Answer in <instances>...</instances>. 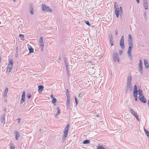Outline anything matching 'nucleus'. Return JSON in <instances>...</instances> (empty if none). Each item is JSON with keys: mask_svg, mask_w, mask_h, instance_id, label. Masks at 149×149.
<instances>
[{"mask_svg": "<svg viewBox=\"0 0 149 149\" xmlns=\"http://www.w3.org/2000/svg\"><path fill=\"white\" fill-rule=\"evenodd\" d=\"M132 79V77L131 75H129L127 78V86L126 87L128 88L130 91H132L133 89L131 83Z\"/></svg>", "mask_w": 149, "mask_h": 149, "instance_id": "1", "label": "nucleus"}, {"mask_svg": "<svg viewBox=\"0 0 149 149\" xmlns=\"http://www.w3.org/2000/svg\"><path fill=\"white\" fill-rule=\"evenodd\" d=\"M113 60L115 62H119V55L118 53L115 52H113Z\"/></svg>", "mask_w": 149, "mask_h": 149, "instance_id": "2", "label": "nucleus"}, {"mask_svg": "<svg viewBox=\"0 0 149 149\" xmlns=\"http://www.w3.org/2000/svg\"><path fill=\"white\" fill-rule=\"evenodd\" d=\"M69 124H68L65 128L64 131V134L63 135V137H67L68 134V132L69 130Z\"/></svg>", "mask_w": 149, "mask_h": 149, "instance_id": "3", "label": "nucleus"}, {"mask_svg": "<svg viewBox=\"0 0 149 149\" xmlns=\"http://www.w3.org/2000/svg\"><path fill=\"white\" fill-rule=\"evenodd\" d=\"M42 10H45L46 12H52V10L50 9L48 7L46 6L44 4L42 5Z\"/></svg>", "mask_w": 149, "mask_h": 149, "instance_id": "4", "label": "nucleus"}, {"mask_svg": "<svg viewBox=\"0 0 149 149\" xmlns=\"http://www.w3.org/2000/svg\"><path fill=\"white\" fill-rule=\"evenodd\" d=\"M139 98L140 101L142 102L145 103L146 102V98L142 94H140Z\"/></svg>", "mask_w": 149, "mask_h": 149, "instance_id": "5", "label": "nucleus"}, {"mask_svg": "<svg viewBox=\"0 0 149 149\" xmlns=\"http://www.w3.org/2000/svg\"><path fill=\"white\" fill-rule=\"evenodd\" d=\"M120 45L122 49H124L125 47L124 45V38L123 36H122L120 40Z\"/></svg>", "mask_w": 149, "mask_h": 149, "instance_id": "6", "label": "nucleus"}, {"mask_svg": "<svg viewBox=\"0 0 149 149\" xmlns=\"http://www.w3.org/2000/svg\"><path fill=\"white\" fill-rule=\"evenodd\" d=\"M116 4H117V3L116 2H114V7H115V12L116 15V17H118L119 15V10H118V8L117 7L118 6H116Z\"/></svg>", "mask_w": 149, "mask_h": 149, "instance_id": "7", "label": "nucleus"}, {"mask_svg": "<svg viewBox=\"0 0 149 149\" xmlns=\"http://www.w3.org/2000/svg\"><path fill=\"white\" fill-rule=\"evenodd\" d=\"M138 68L139 72L141 73H142L143 70L142 66V62L141 59H140L139 60Z\"/></svg>", "mask_w": 149, "mask_h": 149, "instance_id": "8", "label": "nucleus"}, {"mask_svg": "<svg viewBox=\"0 0 149 149\" xmlns=\"http://www.w3.org/2000/svg\"><path fill=\"white\" fill-rule=\"evenodd\" d=\"M133 38L130 34L128 35V43L129 45L133 46L132 43Z\"/></svg>", "mask_w": 149, "mask_h": 149, "instance_id": "9", "label": "nucleus"}, {"mask_svg": "<svg viewBox=\"0 0 149 149\" xmlns=\"http://www.w3.org/2000/svg\"><path fill=\"white\" fill-rule=\"evenodd\" d=\"M130 111L131 113L134 116L137 120L138 121H139V116L132 109H130Z\"/></svg>", "mask_w": 149, "mask_h": 149, "instance_id": "10", "label": "nucleus"}, {"mask_svg": "<svg viewBox=\"0 0 149 149\" xmlns=\"http://www.w3.org/2000/svg\"><path fill=\"white\" fill-rule=\"evenodd\" d=\"M25 91L22 92V95L21 97V100L20 101V104H22L25 101Z\"/></svg>", "mask_w": 149, "mask_h": 149, "instance_id": "11", "label": "nucleus"}, {"mask_svg": "<svg viewBox=\"0 0 149 149\" xmlns=\"http://www.w3.org/2000/svg\"><path fill=\"white\" fill-rule=\"evenodd\" d=\"M129 47L127 51V54L128 56H131V54L132 52V49L133 46L129 45Z\"/></svg>", "mask_w": 149, "mask_h": 149, "instance_id": "12", "label": "nucleus"}, {"mask_svg": "<svg viewBox=\"0 0 149 149\" xmlns=\"http://www.w3.org/2000/svg\"><path fill=\"white\" fill-rule=\"evenodd\" d=\"M9 63L8 64L7 67L12 68L13 67V62L12 59L9 60Z\"/></svg>", "mask_w": 149, "mask_h": 149, "instance_id": "13", "label": "nucleus"}, {"mask_svg": "<svg viewBox=\"0 0 149 149\" xmlns=\"http://www.w3.org/2000/svg\"><path fill=\"white\" fill-rule=\"evenodd\" d=\"M143 6L145 9H148V5L147 0H143Z\"/></svg>", "mask_w": 149, "mask_h": 149, "instance_id": "14", "label": "nucleus"}, {"mask_svg": "<svg viewBox=\"0 0 149 149\" xmlns=\"http://www.w3.org/2000/svg\"><path fill=\"white\" fill-rule=\"evenodd\" d=\"M29 11L30 14L33 15V6L31 4L29 8Z\"/></svg>", "mask_w": 149, "mask_h": 149, "instance_id": "15", "label": "nucleus"}, {"mask_svg": "<svg viewBox=\"0 0 149 149\" xmlns=\"http://www.w3.org/2000/svg\"><path fill=\"white\" fill-rule=\"evenodd\" d=\"M67 101L66 103L67 104V108H69L70 106V96L67 97Z\"/></svg>", "mask_w": 149, "mask_h": 149, "instance_id": "16", "label": "nucleus"}, {"mask_svg": "<svg viewBox=\"0 0 149 149\" xmlns=\"http://www.w3.org/2000/svg\"><path fill=\"white\" fill-rule=\"evenodd\" d=\"M5 114L3 115L1 118V122L4 125L5 124Z\"/></svg>", "mask_w": 149, "mask_h": 149, "instance_id": "17", "label": "nucleus"}, {"mask_svg": "<svg viewBox=\"0 0 149 149\" xmlns=\"http://www.w3.org/2000/svg\"><path fill=\"white\" fill-rule=\"evenodd\" d=\"M39 43L41 47L43 48L44 47V43L43 42V38L42 37H41L40 38V39L39 40Z\"/></svg>", "mask_w": 149, "mask_h": 149, "instance_id": "18", "label": "nucleus"}, {"mask_svg": "<svg viewBox=\"0 0 149 149\" xmlns=\"http://www.w3.org/2000/svg\"><path fill=\"white\" fill-rule=\"evenodd\" d=\"M27 46L29 50V53H31L33 52L34 51L33 49L29 44L27 45Z\"/></svg>", "mask_w": 149, "mask_h": 149, "instance_id": "19", "label": "nucleus"}, {"mask_svg": "<svg viewBox=\"0 0 149 149\" xmlns=\"http://www.w3.org/2000/svg\"><path fill=\"white\" fill-rule=\"evenodd\" d=\"M144 62L145 68L146 69L148 68H149V65L147 60H146L145 59H144Z\"/></svg>", "mask_w": 149, "mask_h": 149, "instance_id": "20", "label": "nucleus"}, {"mask_svg": "<svg viewBox=\"0 0 149 149\" xmlns=\"http://www.w3.org/2000/svg\"><path fill=\"white\" fill-rule=\"evenodd\" d=\"M8 91V88H6L4 91V97L6 98L7 97V94Z\"/></svg>", "mask_w": 149, "mask_h": 149, "instance_id": "21", "label": "nucleus"}, {"mask_svg": "<svg viewBox=\"0 0 149 149\" xmlns=\"http://www.w3.org/2000/svg\"><path fill=\"white\" fill-rule=\"evenodd\" d=\"M38 91L39 93H40L39 90H40L41 93L42 92V90L43 89L44 87L42 85H40L38 86Z\"/></svg>", "mask_w": 149, "mask_h": 149, "instance_id": "22", "label": "nucleus"}, {"mask_svg": "<svg viewBox=\"0 0 149 149\" xmlns=\"http://www.w3.org/2000/svg\"><path fill=\"white\" fill-rule=\"evenodd\" d=\"M20 136V134L18 132H16L15 134V139L16 140H17Z\"/></svg>", "mask_w": 149, "mask_h": 149, "instance_id": "23", "label": "nucleus"}, {"mask_svg": "<svg viewBox=\"0 0 149 149\" xmlns=\"http://www.w3.org/2000/svg\"><path fill=\"white\" fill-rule=\"evenodd\" d=\"M137 92H133V95L135 98V101H137Z\"/></svg>", "mask_w": 149, "mask_h": 149, "instance_id": "24", "label": "nucleus"}, {"mask_svg": "<svg viewBox=\"0 0 149 149\" xmlns=\"http://www.w3.org/2000/svg\"><path fill=\"white\" fill-rule=\"evenodd\" d=\"M90 140L86 139L83 141V143L84 144H87L90 143Z\"/></svg>", "mask_w": 149, "mask_h": 149, "instance_id": "25", "label": "nucleus"}, {"mask_svg": "<svg viewBox=\"0 0 149 149\" xmlns=\"http://www.w3.org/2000/svg\"><path fill=\"white\" fill-rule=\"evenodd\" d=\"M52 103L54 104V105H56L55 104L56 102V98L53 97H52Z\"/></svg>", "mask_w": 149, "mask_h": 149, "instance_id": "26", "label": "nucleus"}, {"mask_svg": "<svg viewBox=\"0 0 149 149\" xmlns=\"http://www.w3.org/2000/svg\"><path fill=\"white\" fill-rule=\"evenodd\" d=\"M19 36L20 37V39L23 40H24V36L22 35V34H20L19 35Z\"/></svg>", "mask_w": 149, "mask_h": 149, "instance_id": "27", "label": "nucleus"}, {"mask_svg": "<svg viewBox=\"0 0 149 149\" xmlns=\"http://www.w3.org/2000/svg\"><path fill=\"white\" fill-rule=\"evenodd\" d=\"M144 131L146 134L149 137V132H148L144 128Z\"/></svg>", "mask_w": 149, "mask_h": 149, "instance_id": "28", "label": "nucleus"}, {"mask_svg": "<svg viewBox=\"0 0 149 149\" xmlns=\"http://www.w3.org/2000/svg\"><path fill=\"white\" fill-rule=\"evenodd\" d=\"M97 149H105V148L103 146H102L100 145H98L97 148Z\"/></svg>", "mask_w": 149, "mask_h": 149, "instance_id": "29", "label": "nucleus"}, {"mask_svg": "<svg viewBox=\"0 0 149 149\" xmlns=\"http://www.w3.org/2000/svg\"><path fill=\"white\" fill-rule=\"evenodd\" d=\"M137 92V86L136 85H135L134 86V92Z\"/></svg>", "mask_w": 149, "mask_h": 149, "instance_id": "30", "label": "nucleus"}, {"mask_svg": "<svg viewBox=\"0 0 149 149\" xmlns=\"http://www.w3.org/2000/svg\"><path fill=\"white\" fill-rule=\"evenodd\" d=\"M119 14L120 17H122L123 15V10H119Z\"/></svg>", "mask_w": 149, "mask_h": 149, "instance_id": "31", "label": "nucleus"}, {"mask_svg": "<svg viewBox=\"0 0 149 149\" xmlns=\"http://www.w3.org/2000/svg\"><path fill=\"white\" fill-rule=\"evenodd\" d=\"M74 100L76 105H77L79 102V100H77L76 97H75Z\"/></svg>", "mask_w": 149, "mask_h": 149, "instance_id": "32", "label": "nucleus"}, {"mask_svg": "<svg viewBox=\"0 0 149 149\" xmlns=\"http://www.w3.org/2000/svg\"><path fill=\"white\" fill-rule=\"evenodd\" d=\"M12 68L9 67H7V71L8 72H10L11 70H12Z\"/></svg>", "mask_w": 149, "mask_h": 149, "instance_id": "33", "label": "nucleus"}, {"mask_svg": "<svg viewBox=\"0 0 149 149\" xmlns=\"http://www.w3.org/2000/svg\"><path fill=\"white\" fill-rule=\"evenodd\" d=\"M64 63L65 67L68 66V63L66 60H64Z\"/></svg>", "mask_w": 149, "mask_h": 149, "instance_id": "34", "label": "nucleus"}, {"mask_svg": "<svg viewBox=\"0 0 149 149\" xmlns=\"http://www.w3.org/2000/svg\"><path fill=\"white\" fill-rule=\"evenodd\" d=\"M66 94L67 97H68V96H70V94H69V91H68V89H67L66 90Z\"/></svg>", "mask_w": 149, "mask_h": 149, "instance_id": "35", "label": "nucleus"}, {"mask_svg": "<svg viewBox=\"0 0 149 149\" xmlns=\"http://www.w3.org/2000/svg\"><path fill=\"white\" fill-rule=\"evenodd\" d=\"M10 149H15V146L13 144H11L10 145Z\"/></svg>", "mask_w": 149, "mask_h": 149, "instance_id": "36", "label": "nucleus"}, {"mask_svg": "<svg viewBox=\"0 0 149 149\" xmlns=\"http://www.w3.org/2000/svg\"><path fill=\"white\" fill-rule=\"evenodd\" d=\"M85 22L86 23V24H87L89 26H91L90 24H89V22L88 21L86 20L85 21Z\"/></svg>", "mask_w": 149, "mask_h": 149, "instance_id": "37", "label": "nucleus"}, {"mask_svg": "<svg viewBox=\"0 0 149 149\" xmlns=\"http://www.w3.org/2000/svg\"><path fill=\"white\" fill-rule=\"evenodd\" d=\"M110 44L111 46H112L113 45V40L112 41H110Z\"/></svg>", "mask_w": 149, "mask_h": 149, "instance_id": "38", "label": "nucleus"}, {"mask_svg": "<svg viewBox=\"0 0 149 149\" xmlns=\"http://www.w3.org/2000/svg\"><path fill=\"white\" fill-rule=\"evenodd\" d=\"M58 113H60V111L59 108L58 107H57V108Z\"/></svg>", "mask_w": 149, "mask_h": 149, "instance_id": "39", "label": "nucleus"}, {"mask_svg": "<svg viewBox=\"0 0 149 149\" xmlns=\"http://www.w3.org/2000/svg\"><path fill=\"white\" fill-rule=\"evenodd\" d=\"M111 37H113L111 33H110L109 35V39L111 38Z\"/></svg>", "mask_w": 149, "mask_h": 149, "instance_id": "40", "label": "nucleus"}, {"mask_svg": "<svg viewBox=\"0 0 149 149\" xmlns=\"http://www.w3.org/2000/svg\"><path fill=\"white\" fill-rule=\"evenodd\" d=\"M67 72V73L68 74V76L69 77L70 76V71L69 70H66Z\"/></svg>", "mask_w": 149, "mask_h": 149, "instance_id": "41", "label": "nucleus"}, {"mask_svg": "<svg viewBox=\"0 0 149 149\" xmlns=\"http://www.w3.org/2000/svg\"><path fill=\"white\" fill-rule=\"evenodd\" d=\"M31 94L29 93V94H28L27 97L29 98H30V97H31Z\"/></svg>", "mask_w": 149, "mask_h": 149, "instance_id": "42", "label": "nucleus"}, {"mask_svg": "<svg viewBox=\"0 0 149 149\" xmlns=\"http://www.w3.org/2000/svg\"><path fill=\"white\" fill-rule=\"evenodd\" d=\"M66 137H63L62 138V140L63 141H64L66 139Z\"/></svg>", "mask_w": 149, "mask_h": 149, "instance_id": "43", "label": "nucleus"}, {"mask_svg": "<svg viewBox=\"0 0 149 149\" xmlns=\"http://www.w3.org/2000/svg\"><path fill=\"white\" fill-rule=\"evenodd\" d=\"M118 30H116L115 31V35L116 36H117L118 34Z\"/></svg>", "mask_w": 149, "mask_h": 149, "instance_id": "44", "label": "nucleus"}, {"mask_svg": "<svg viewBox=\"0 0 149 149\" xmlns=\"http://www.w3.org/2000/svg\"><path fill=\"white\" fill-rule=\"evenodd\" d=\"M142 91L141 90H139L137 91V92L139 93V94H141V93L142 92Z\"/></svg>", "mask_w": 149, "mask_h": 149, "instance_id": "45", "label": "nucleus"}, {"mask_svg": "<svg viewBox=\"0 0 149 149\" xmlns=\"http://www.w3.org/2000/svg\"><path fill=\"white\" fill-rule=\"evenodd\" d=\"M18 50H19V49L18 48V47H17L16 49V53H18Z\"/></svg>", "mask_w": 149, "mask_h": 149, "instance_id": "46", "label": "nucleus"}, {"mask_svg": "<svg viewBox=\"0 0 149 149\" xmlns=\"http://www.w3.org/2000/svg\"><path fill=\"white\" fill-rule=\"evenodd\" d=\"M21 119L20 118H18L17 119L18 122V123H20V121H21Z\"/></svg>", "mask_w": 149, "mask_h": 149, "instance_id": "47", "label": "nucleus"}, {"mask_svg": "<svg viewBox=\"0 0 149 149\" xmlns=\"http://www.w3.org/2000/svg\"><path fill=\"white\" fill-rule=\"evenodd\" d=\"M118 10H123L122 9V7H120L119 8H118Z\"/></svg>", "mask_w": 149, "mask_h": 149, "instance_id": "48", "label": "nucleus"}, {"mask_svg": "<svg viewBox=\"0 0 149 149\" xmlns=\"http://www.w3.org/2000/svg\"><path fill=\"white\" fill-rule=\"evenodd\" d=\"M122 53H123L121 51L119 50V54L120 55H121L122 54Z\"/></svg>", "mask_w": 149, "mask_h": 149, "instance_id": "49", "label": "nucleus"}, {"mask_svg": "<svg viewBox=\"0 0 149 149\" xmlns=\"http://www.w3.org/2000/svg\"><path fill=\"white\" fill-rule=\"evenodd\" d=\"M66 70H69V68H68V66H66Z\"/></svg>", "mask_w": 149, "mask_h": 149, "instance_id": "50", "label": "nucleus"}, {"mask_svg": "<svg viewBox=\"0 0 149 149\" xmlns=\"http://www.w3.org/2000/svg\"><path fill=\"white\" fill-rule=\"evenodd\" d=\"M109 40H109V41H112V40H113V37H112V38H111H111H109Z\"/></svg>", "mask_w": 149, "mask_h": 149, "instance_id": "51", "label": "nucleus"}, {"mask_svg": "<svg viewBox=\"0 0 149 149\" xmlns=\"http://www.w3.org/2000/svg\"><path fill=\"white\" fill-rule=\"evenodd\" d=\"M136 0L137 3H139V0Z\"/></svg>", "mask_w": 149, "mask_h": 149, "instance_id": "52", "label": "nucleus"}, {"mask_svg": "<svg viewBox=\"0 0 149 149\" xmlns=\"http://www.w3.org/2000/svg\"><path fill=\"white\" fill-rule=\"evenodd\" d=\"M144 16L145 17H146V13H144Z\"/></svg>", "mask_w": 149, "mask_h": 149, "instance_id": "53", "label": "nucleus"}, {"mask_svg": "<svg viewBox=\"0 0 149 149\" xmlns=\"http://www.w3.org/2000/svg\"><path fill=\"white\" fill-rule=\"evenodd\" d=\"M59 113H57L56 114H55V117H56V116H57L58 115H59Z\"/></svg>", "mask_w": 149, "mask_h": 149, "instance_id": "54", "label": "nucleus"}, {"mask_svg": "<svg viewBox=\"0 0 149 149\" xmlns=\"http://www.w3.org/2000/svg\"><path fill=\"white\" fill-rule=\"evenodd\" d=\"M50 97H51L52 98V97H53V94H51V95H50Z\"/></svg>", "mask_w": 149, "mask_h": 149, "instance_id": "55", "label": "nucleus"}, {"mask_svg": "<svg viewBox=\"0 0 149 149\" xmlns=\"http://www.w3.org/2000/svg\"><path fill=\"white\" fill-rule=\"evenodd\" d=\"M148 107L149 108V100H148Z\"/></svg>", "mask_w": 149, "mask_h": 149, "instance_id": "56", "label": "nucleus"}, {"mask_svg": "<svg viewBox=\"0 0 149 149\" xmlns=\"http://www.w3.org/2000/svg\"><path fill=\"white\" fill-rule=\"evenodd\" d=\"M14 2H15L16 1V0H12Z\"/></svg>", "mask_w": 149, "mask_h": 149, "instance_id": "57", "label": "nucleus"}, {"mask_svg": "<svg viewBox=\"0 0 149 149\" xmlns=\"http://www.w3.org/2000/svg\"><path fill=\"white\" fill-rule=\"evenodd\" d=\"M39 92H40V93H41L40 90H39Z\"/></svg>", "mask_w": 149, "mask_h": 149, "instance_id": "58", "label": "nucleus"}, {"mask_svg": "<svg viewBox=\"0 0 149 149\" xmlns=\"http://www.w3.org/2000/svg\"><path fill=\"white\" fill-rule=\"evenodd\" d=\"M126 91H127L128 90V89H126Z\"/></svg>", "mask_w": 149, "mask_h": 149, "instance_id": "59", "label": "nucleus"}, {"mask_svg": "<svg viewBox=\"0 0 149 149\" xmlns=\"http://www.w3.org/2000/svg\"><path fill=\"white\" fill-rule=\"evenodd\" d=\"M81 94V93H79V96Z\"/></svg>", "mask_w": 149, "mask_h": 149, "instance_id": "60", "label": "nucleus"}, {"mask_svg": "<svg viewBox=\"0 0 149 149\" xmlns=\"http://www.w3.org/2000/svg\"><path fill=\"white\" fill-rule=\"evenodd\" d=\"M42 50L43 49H42H42H41Z\"/></svg>", "mask_w": 149, "mask_h": 149, "instance_id": "61", "label": "nucleus"}]
</instances>
